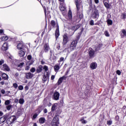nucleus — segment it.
<instances>
[{"label":"nucleus","instance_id":"1","mask_svg":"<svg viewBox=\"0 0 126 126\" xmlns=\"http://www.w3.org/2000/svg\"><path fill=\"white\" fill-rule=\"evenodd\" d=\"M82 33H83V29L81 30L80 32L78 33L77 35L76 36V38L73 39L71 42L70 44V51H74V50L76 49L77 44H78V41H79V39H80Z\"/></svg>","mask_w":126,"mask_h":126},{"label":"nucleus","instance_id":"2","mask_svg":"<svg viewBox=\"0 0 126 126\" xmlns=\"http://www.w3.org/2000/svg\"><path fill=\"white\" fill-rule=\"evenodd\" d=\"M59 117H60V115L58 113H56L53 118L52 126H59L60 125V119Z\"/></svg>","mask_w":126,"mask_h":126},{"label":"nucleus","instance_id":"3","mask_svg":"<svg viewBox=\"0 0 126 126\" xmlns=\"http://www.w3.org/2000/svg\"><path fill=\"white\" fill-rule=\"evenodd\" d=\"M17 118L15 115H13L11 117H9L8 119L6 120V123L7 125H11L13 124L15 121H16Z\"/></svg>","mask_w":126,"mask_h":126},{"label":"nucleus","instance_id":"4","mask_svg":"<svg viewBox=\"0 0 126 126\" xmlns=\"http://www.w3.org/2000/svg\"><path fill=\"white\" fill-rule=\"evenodd\" d=\"M91 16L93 19H98V18H99V11L97 8H94V10Z\"/></svg>","mask_w":126,"mask_h":126},{"label":"nucleus","instance_id":"5","mask_svg":"<svg viewBox=\"0 0 126 126\" xmlns=\"http://www.w3.org/2000/svg\"><path fill=\"white\" fill-rule=\"evenodd\" d=\"M63 40L62 42L63 46H65L68 43V36L67 33H64L63 36Z\"/></svg>","mask_w":126,"mask_h":126},{"label":"nucleus","instance_id":"6","mask_svg":"<svg viewBox=\"0 0 126 126\" xmlns=\"http://www.w3.org/2000/svg\"><path fill=\"white\" fill-rule=\"evenodd\" d=\"M57 29L55 31V38L56 40H58L59 36H60V26H59V24L57 23L56 26Z\"/></svg>","mask_w":126,"mask_h":126},{"label":"nucleus","instance_id":"7","mask_svg":"<svg viewBox=\"0 0 126 126\" xmlns=\"http://www.w3.org/2000/svg\"><path fill=\"white\" fill-rule=\"evenodd\" d=\"M60 93H59L58 92H57V91H56L53 95V99L54 100H55V101H58V100H59V99H60Z\"/></svg>","mask_w":126,"mask_h":126},{"label":"nucleus","instance_id":"8","mask_svg":"<svg viewBox=\"0 0 126 126\" xmlns=\"http://www.w3.org/2000/svg\"><path fill=\"white\" fill-rule=\"evenodd\" d=\"M50 77V72H46V74H43L42 80L44 82H46Z\"/></svg>","mask_w":126,"mask_h":126},{"label":"nucleus","instance_id":"9","mask_svg":"<svg viewBox=\"0 0 126 126\" xmlns=\"http://www.w3.org/2000/svg\"><path fill=\"white\" fill-rule=\"evenodd\" d=\"M1 50L2 52H5V51H7L8 50V43L5 42L3 44L1 47Z\"/></svg>","mask_w":126,"mask_h":126},{"label":"nucleus","instance_id":"10","mask_svg":"<svg viewBox=\"0 0 126 126\" xmlns=\"http://www.w3.org/2000/svg\"><path fill=\"white\" fill-rule=\"evenodd\" d=\"M25 77L27 79H31L33 77V76H34V75L30 72L28 73H25Z\"/></svg>","mask_w":126,"mask_h":126},{"label":"nucleus","instance_id":"11","mask_svg":"<svg viewBox=\"0 0 126 126\" xmlns=\"http://www.w3.org/2000/svg\"><path fill=\"white\" fill-rule=\"evenodd\" d=\"M66 78V77H65V76H63L60 77L57 82V85H61V84L63 83V80H64V79H65Z\"/></svg>","mask_w":126,"mask_h":126},{"label":"nucleus","instance_id":"12","mask_svg":"<svg viewBox=\"0 0 126 126\" xmlns=\"http://www.w3.org/2000/svg\"><path fill=\"white\" fill-rule=\"evenodd\" d=\"M44 14L45 17H47V18H51V11H47L46 8L44 9Z\"/></svg>","mask_w":126,"mask_h":126},{"label":"nucleus","instance_id":"13","mask_svg":"<svg viewBox=\"0 0 126 126\" xmlns=\"http://www.w3.org/2000/svg\"><path fill=\"white\" fill-rule=\"evenodd\" d=\"M45 53H48L50 50V46L48 43H45L43 48Z\"/></svg>","mask_w":126,"mask_h":126},{"label":"nucleus","instance_id":"14","mask_svg":"<svg viewBox=\"0 0 126 126\" xmlns=\"http://www.w3.org/2000/svg\"><path fill=\"white\" fill-rule=\"evenodd\" d=\"M101 47H103L102 43H98V44L96 45L94 47V50L95 52H97V51H99V50H100Z\"/></svg>","mask_w":126,"mask_h":126},{"label":"nucleus","instance_id":"15","mask_svg":"<svg viewBox=\"0 0 126 126\" xmlns=\"http://www.w3.org/2000/svg\"><path fill=\"white\" fill-rule=\"evenodd\" d=\"M106 0H104L103 1V4L104 6H105L106 8H107V9H109V8H110V7H111V6H112V5H111V4H109V1L106 2Z\"/></svg>","mask_w":126,"mask_h":126},{"label":"nucleus","instance_id":"16","mask_svg":"<svg viewBox=\"0 0 126 126\" xmlns=\"http://www.w3.org/2000/svg\"><path fill=\"white\" fill-rule=\"evenodd\" d=\"M75 1V4H76L77 11L78 12L79 10H80V4L79 3V2L78 0H74Z\"/></svg>","mask_w":126,"mask_h":126},{"label":"nucleus","instance_id":"17","mask_svg":"<svg viewBox=\"0 0 126 126\" xmlns=\"http://www.w3.org/2000/svg\"><path fill=\"white\" fill-rule=\"evenodd\" d=\"M0 76L2 77V79L3 80H8V75L5 73L1 74Z\"/></svg>","mask_w":126,"mask_h":126},{"label":"nucleus","instance_id":"18","mask_svg":"<svg viewBox=\"0 0 126 126\" xmlns=\"http://www.w3.org/2000/svg\"><path fill=\"white\" fill-rule=\"evenodd\" d=\"M89 55L90 57V59H92V58H94V56L95 55V51L93 50H91L89 52Z\"/></svg>","mask_w":126,"mask_h":126},{"label":"nucleus","instance_id":"19","mask_svg":"<svg viewBox=\"0 0 126 126\" xmlns=\"http://www.w3.org/2000/svg\"><path fill=\"white\" fill-rule=\"evenodd\" d=\"M36 73H40L43 71V65H39L38 67L37 68L36 70Z\"/></svg>","mask_w":126,"mask_h":126},{"label":"nucleus","instance_id":"20","mask_svg":"<svg viewBox=\"0 0 126 126\" xmlns=\"http://www.w3.org/2000/svg\"><path fill=\"white\" fill-rule=\"evenodd\" d=\"M90 67L92 69H96L97 68V63L96 62H93L90 64Z\"/></svg>","mask_w":126,"mask_h":126},{"label":"nucleus","instance_id":"21","mask_svg":"<svg viewBox=\"0 0 126 126\" xmlns=\"http://www.w3.org/2000/svg\"><path fill=\"white\" fill-rule=\"evenodd\" d=\"M17 48L18 50H23V48H24V44L23 43L20 42L18 44Z\"/></svg>","mask_w":126,"mask_h":126},{"label":"nucleus","instance_id":"22","mask_svg":"<svg viewBox=\"0 0 126 126\" xmlns=\"http://www.w3.org/2000/svg\"><path fill=\"white\" fill-rule=\"evenodd\" d=\"M3 70H4L5 71H9L10 70V69H9V67L6 64H3Z\"/></svg>","mask_w":126,"mask_h":126},{"label":"nucleus","instance_id":"23","mask_svg":"<svg viewBox=\"0 0 126 126\" xmlns=\"http://www.w3.org/2000/svg\"><path fill=\"white\" fill-rule=\"evenodd\" d=\"M120 35L121 38H125V37H126V30L125 29L122 30V32Z\"/></svg>","mask_w":126,"mask_h":126},{"label":"nucleus","instance_id":"24","mask_svg":"<svg viewBox=\"0 0 126 126\" xmlns=\"http://www.w3.org/2000/svg\"><path fill=\"white\" fill-rule=\"evenodd\" d=\"M26 53V51H24L23 50H20L19 51L18 54H19V57H23L25 56Z\"/></svg>","mask_w":126,"mask_h":126},{"label":"nucleus","instance_id":"25","mask_svg":"<svg viewBox=\"0 0 126 126\" xmlns=\"http://www.w3.org/2000/svg\"><path fill=\"white\" fill-rule=\"evenodd\" d=\"M92 90L86 89L84 92L85 96H88V95H90V94L92 93Z\"/></svg>","mask_w":126,"mask_h":126},{"label":"nucleus","instance_id":"26","mask_svg":"<svg viewBox=\"0 0 126 126\" xmlns=\"http://www.w3.org/2000/svg\"><path fill=\"white\" fill-rule=\"evenodd\" d=\"M45 122H46V119L44 117H41L39 119V123L40 125H42V124H44Z\"/></svg>","mask_w":126,"mask_h":126},{"label":"nucleus","instance_id":"27","mask_svg":"<svg viewBox=\"0 0 126 126\" xmlns=\"http://www.w3.org/2000/svg\"><path fill=\"white\" fill-rule=\"evenodd\" d=\"M57 23H56L55 20H51L50 22L51 26H52L53 28H55V27H56V25L57 26Z\"/></svg>","mask_w":126,"mask_h":126},{"label":"nucleus","instance_id":"28","mask_svg":"<svg viewBox=\"0 0 126 126\" xmlns=\"http://www.w3.org/2000/svg\"><path fill=\"white\" fill-rule=\"evenodd\" d=\"M68 17L69 20H71V19H72V12H71V10H69L68 11Z\"/></svg>","mask_w":126,"mask_h":126},{"label":"nucleus","instance_id":"29","mask_svg":"<svg viewBox=\"0 0 126 126\" xmlns=\"http://www.w3.org/2000/svg\"><path fill=\"white\" fill-rule=\"evenodd\" d=\"M35 112H36V114L39 115V114L42 112V106H38V107L35 110Z\"/></svg>","mask_w":126,"mask_h":126},{"label":"nucleus","instance_id":"30","mask_svg":"<svg viewBox=\"0 0 126 126\" xmlns=\"http://www.w3.org/2000/svg\"><path fill=\"white\" fill-rule=\"evenodd\" d=\"M66 7H65V6L64 4H62L61 5L60 7V9L61 11H64L66 9Z\"/></svg>","mask_w":126,"mask_h":126},{"label":"nucleus","instance_id":"31","mask_svg":"<svg viewBox=\"0 0 126 126\" xmlns=\"http://www.w3.org/2000/svg\"><path fill=\"white\" fill-rule=\"evenodd\" d=\"M54 71H55V72H58V71H59V70H60V65H55L54 67Z\"/></svg>","mask_w":126,"mask_h":126},{"label":"nucleus","instance_id":"32","mask_svg":"<svg viewBox=\"0 0 126 126\" xmlns=\"http://www.w3.org/2000/svg\"><path fill=\"white\" fill-rule=\"evenodd\" d=\"M77 29H78V26H73L71 28V30H72V31H74V33L77 30Z\"/></svg>","mask_w":126,"mask_h":126},{"label":"nucleus","instance_id":"33","mask_svg":"<svg viewBox=\"0 0 126 126\" xmlns=\"http://www.w3.org/2000/svg\"><path fill=\"white\" fill-rule=\"evenodd\" d=\"M1 41H7L8 40V36H2L0 37Z\"/></svg>","mask_w":126,"mask_h":126},{"label":"nucleus","instance_id":"34","mask_svg":"<svg viewBox=\"0 0 126 126\" xmlns=\"http://www.w3.org/2000/svg\"><path fill=\"white\" fill-rule=\"evenodd\" d=\"M42 68L45 72H48V71L49 70V67H48V66L44 65Z\"/></svg>","mask_w":126,"mask_h":126},{"label":"nucleus","instance_id":"35","mask_svg":"<svg viewBox=\"0 0 126 126\" xmlns=\"http://www.w3.org/2000/svg\"><path fill=\"white\" fill-rule=\"evenodd\" d=\"M80 121L82 122V124L83 125H84V124H87V121L84 120V117H82Z\"/></svg>","mask_w":126,"mask_h":126},{"label":"nucleus","instance_id":"36","mask_svg":"<svg viewBox=\"0 0 126 126\" xmlns=\"http://www.w3.org/2000/svg\"><path fill=\"white\" fill-rule=\"evenodd\" d=\"M108 25H112L113 24V21L111 19H108L106 21Z\"/></svg>","mask_w":126,"mask_h":126},{"label":"nucleus","instance_id":"37","mask_svg":"<svg viewBox=\"0 0 126 126\" xmlns=\"http://www.w3.org/2000/svg\"><path fill=\"white\" fill-rule=\"evenodd\" d=\"M24 99L23 98H20L19 100V104H21V105H23L24 104Z\"/></svg>","mask_w":126,"mask_h":126},{"label":"nucleus","instance_id":"38","mask_svg":"<svg viewBox=\"0 0 126 126\" xmlns=\"http://www.w3.org/2000/svg\"><path fill=\"white\" fill-rule=\"evenodd\" d=\"M126 13H123L121 14V19H126Z\"/></svg>","mask_w":126,"mask_h":126},{"label":"nucleus","instance_id":"39","mask_svg":"<svg viewBox=\"0 0 126 126\" xmlns=\"http://www.w3.org/2000/svg\"><path fill=\"white\" fill-rule=\"evenodd\" d=\"M11 108H12V105H8L6 106V110H7V111H10V110L11 109Z\"/></svg>","mask_w":126,"mask_h":126},{"label":"nucleus","instance_id":"40","mask_svg":"<svg viewBox=\"0 0 126 126\" xmlns=\"http://www.w3.org/2000/svg\"><path fill=\"white\" fill-rule=\"evenodd\" d=\"M5 120L3 117L0 118V124H3V123H4L5 122Z\"/></svg>","mask_w":126,"mask_h":126},{"label":"nucleus","instance_id":"41","mask_svg":"<svg viewBox=\"0 0 126 126\" xmlns=\"http://www.w3.org/2000/svg\"><path fill=\"white\" fill-rule=\"evenodd\" d=\"M38 115L39 114H37V113H35L32 116V120H35V119H36Z\"/></svg>","mask_w":126,"mask_h":126},{"label":"nucleus","instance_id":"42","mask_svg":"<svg viewBox=\"0 0 126 126\" xmlns=\"http://www.w3.org/2000/svg\"><path fill=\"white\" fill-rule=\"evenodd\" d=\"M4 104L6 106H8L10 104V101L9 100H7L5 101Z\"/></svg>","mask_w":126,"mask_h":126},{"label":"nucleus","instance_id":"43","mask_svg":"<svg viewBox=\"0 0 126 126\" xmlns=\"http://www.w3.org/2000/svg\"><path fill=\"white\" fill-rule=\"evenodd\" d=\"M30 71L32 73H34V72L36 71V69L35 68V67H32L31 69H30Z\"/></svg>","mask_w":126,"mask_h":126},{"label":"nucleus","instance_id":"44","mask_svg":"<svg viewBox=\"0 0 126 126\" xmlns=\"http://www.w3.org/2000/svg\"><path fill=\"white\" fill-rule=\"evenodd\" d=\"M89 24L90 25H91V26H94V21L93 20H91V21H90Z\"/></svg>","mask_w":126,"mask_h":126},{"label":"nucleus","instance_id":"45","mask_svg":"<svg viewBox=\"0 0 126 126\" xmlns=\"http://www.w3.org/2000/svg\"><path fill=\"white\" fill-rule=\"evenodd\" d=\"M104 35L106 36V37H110V34H109V32H108L107 31H105L104 32Z\"/></svg>","mask_w":126,"mask_h":126},{"label":"nucleus","instance_id":"46","mask_svg":"<svg viewBox=\"0 0 126 126\" xmlns=\"http://www.w3.org/2000/svg\"><path fill=\"white\" fill-rule=\"evenodd\" d=\"M112 124H113V121H111V120H109L107 122V125L108 126H111Z\"/></svg>","mask_w":126,"mask_h":126},{"label":"nucleus","instance_id":"47","mask_svg":"<svg viewBox=\"0 0 126 126\" xmlns=\"http://www.w3.org/2000/svg\"><path fill=\"white\" fill-rule=\"evenodd\" d=\"M13 87H14V88L16 89L17 87H18V85L17 84V83H14L13 84Z\"/></svg>","mask_w":126,"mask_h":126},{"label":"nucleus","instance_id":"48","mask_svg":"<svg viewBox=\"0 0 126 126\" xmlns=\"http://www.w3.org/2000/svg\"><path fill=\"white\" fill-rule=\"evenodd\" d=\"M8 117H9V115H8V114H5L3 116V118L6 121V120L8 119Z\"/></svg>","mask_w":126,"mask_h":126},{"label":"nucleus","instance_id":"49","mask_svg":"<svg viewBox=\"0 0 126 126\" xmlns=\"http://www.w3.org/2000/svg\"><path fill=\"white\" fill-rule=\"evenodd\" d=\"M115 121L119 122V121H120V116H119V115L115 116Z\"/></svg>","mask_w":126,"mask_h":126},{"label":"nucleus","instance_id":"50","mask_svg":"<svg viewBox=\"0 0 126 126\" xmlns=\"http://www.w3.org/2000/svg\"><path fill=\"white\" fill-rule=\"evenodd\" d=\"M56 105H52V107H51V111L53 112L54 111H55L56 110Z\"/></svg>","mask_w":126,"mask_h":126},{"label":"nucleus","instance_id":"51","mask_svg":"<svg viewBox=\"0 0 126 126\" xmlns=\"http://www.w3.org/2000/svg\"><path fill=\"white\" fill-rule=\"evenodd\" d=\"M24 87L22 85H20L18 86V89L19 90H23Z\"/></svg>","mask_w":126,"mask_h":126},{"label":"nucleus","instance_id":"52","mask_svg":"<svg viewBox=\"0 0 126 126\" xmlns=\"http://www.w3.org/2000/svg\"><path fill=\"white\" fill-rule=\"evenodd\" d=\"M17 114H18V115H19L20 116V115H22V113L21 112V109H18Z\"/></svg>","mask_w":126,"mask_h":126},{"label":"nucleus","instance_id":"53","mask_svg":"<svg viewBox=\"0 0 126 126\" xmlns=\"http://www.w3.org/2000/svg\"><path fill=\"white\" fill-rule=\"evenodd\" d=\"M24 64H25L24 63L22 62L20 63L19 64H18V67H21V66H23Z\"/></svg>","mask_w":126,"mask_h":126},{"label":"nucleus","instance_id":"54","mask_svg":"<svg viewBox=\"0 0 126 126\" xmlns=\"http://www.w3.org/2000/svg\"><path fill=\"white\" fill-rule=\"evenodd\" d=\"M116 73H117V74H118V75H121L122 72H121V71L120 70H117L116 71Z\"/></svg>","mask_w":126,"mask_h":126},{"label":"nucleus","instance_id":"55","mask_svg":"<svg viewBox=\"0 0 126 126\" xmlns=\"http://www.w3.org/2000/svg\"><path fill=\"white\" fill-rule=\"evenodd\" d=\"M3 63H4V60L1 59V60H0V65H2Z\"/></svg>","mask_w":126,"mask_h":126},{"label":"nucleus","instance_id":"56","mask_svg":"<svg viewBox=\"0 0 126 126\" xmlns=\"http://www.w3.org/2000/svg\"><path fill=\"white\" fill-rule=\"evenodd\" d=\"M27 59H28V60H29V61L31 60V59H32V56H31V55H29L27 56Z\"/></svg>","mask_w":126,"mask_h":126},{"label":"nucleus","instance_id":"57","mask_svg":"<svg viewBox=\"0 0 126 126\" xmlns=\"http://www.w3.org/2000/svg\"><path fill=\"white\" fill-rule=\"evenodd\" d=\"M79 18H80V20L83 18V14H80L79 16Z\"/></svg>","mask_w":126,"mask_h":126},{"label":"nucleus","instance_id":"58","mask_svg":"<svg viewBox=\"0 0 126 126\" xmlns=\"http://www.w3.org/2000/svg\"><path fill=\"white\" fill-rule=\"evenodd\" d=\"M11 40L12 42H14V43H15V42H16V38H11Z\"/></svg>","mask_w":126,"mask_h":126},{"label":"nucleus","instance_id":"59","mask_svg":"<svg viewBox=\"0 0 126 126\" xmlns=\"http://www.w3.org/2000/svg\"><path fill=\"white\" fill-rule=\"evenodd\" d=\"M69 71H70L69 69H67L65 73V75H67V74H68V72H69Z\"/></svg>","mask_w":126,"mask_h":126},{"label":"nucleus","instance_id":"60","mask_svg":"<svg viewBox=\"0 0 126 126\" xmlns=\"http://www.w3.org/2000/svg\"><path fill=\"white\" fill-rule=\"evenodd\" d=\"M25 89L26 91H27V90H29V87H28V86H26L25 87Z\"/></svg>","mask_w":126,"mask_h":126},{"label":"nucleus","instance_id":"61","mask_svg":"<svg viewBox=\"0 0 126 126\" xmlns=\"http://www.w3.org/2000/svg\"><path fill=\"white\" fill-rule=\"evenodd\" d=\"M56 48L58 50H60V49H61V45H60V44L57 45Z\"/></svg>","mask_w":126,"mask_h":126},{"label":"nucleus","instance_id":"62","mask_svg":"<svg viewBox=\"0 0 126 126\" xmlns=\"http://www.w3.org/2000/svg\"><path fill=\"white\" fill-rule=\"evenodd\" d=\"M89 1H90L89 5H90V6H92V5H93V4H92V0H89Z\"/></svg>","mask_w":126,"mask_h":126},{"label":"nucleus","instance_id":"63","mask_svg":"<svg viewBox=\"0 0 126 126\" xmlns=\"http://www.w3.org/2000/svg\"><path fill=\"white\" fill-rule=\"evenodd\" d=\"M63 60H64V58L63 57H61L60 59V62H63Z\"/></svg>","mask_w":126,"mask_h":126},{"label":"nucleus","instance_id":"64","mask_svg":"<svg viewBox=\"0 0 126 126\" xmlns=\"http://www.w3.org/2000/svg\"><path fill=\"white\" fill-rule=\"evenodd\" d=\"M55 75H52L51 77V80H54V79H55Z\"/></svg>","mask_w":126,"mask_h":126}]
</instances>
